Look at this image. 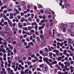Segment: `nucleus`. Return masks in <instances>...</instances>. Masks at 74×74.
<instances>
[{"label":"nucleus","mask_w":74,"mask_h":74,"mask_svg":"<svg viewBox=\"0 0 74 74\" xmlns=\"http://www.w3.org/2000/svg\"><path fill=\"white\" fill-rule=\"evenodd\" d=\"M18 27L21 29L22 27H23V25L21 24L20 23H19L18 24Z\"/></svg>","instance_id":"obj_9"},{"label":"nucleus","mask_w":74,"mask_h":74,"mask_svg":"<svg viewBox=\"0 0 74 74\" xmlns=\"http://www.w3.org/2000/svg\"><path fill=\"white\" fill-rule=\"evenodd\" d=\"M28 21H30V22H32V18H28Z\"/></svg>","instance_id":"obj_49"},{"label":"nucleus","mask_w":74,"mask_h":74,"mask_svg":"<svg viewBox=\"0 0 74 74\" xmlns=\"http://www.w3.org/2000/svg\"><path fill=\"white\" fill-rule=\"evenodd\" d=\"M23 29L24 30H25V31H27V27H24L23 28Z\"/></svg>","instance_id":"obj_31"},{"label":"nucleus","mask_w":74,"mask_h":74,"mask_svg":"<svg viewBox=\"0 0 74 74\" xmlns=\"http://www.w3.org/2000/svg\"><path fill=\"white\" fill-rule=\"evenodd\" d=\"M57 36L58 37H60L61 35L59 33L57 34Z\"/></svg>","instance_id":"obj_60"},{"label":"nucleus","mask_w":74,"mask_h":74,"mask_svg":"<svg viewBox=\"0 0 74 74\" xmlns=\"http://www.w3.org/2000/svg\"><path fill=\"white\" fill-rule=\"evenodd\" d=\"M60 28L62 29H63V32H66V28H67V25H66L62 24L60 25Z\"/></svg>","instance_id":"obj_1"},{"label":"nucleus","mask_w":74,"mask_h":74,"mask_svg":"<svg viewBox=\"0 0 74 74\" xmlns=\"http://www.w3.org/2000/svg\"><path fill=\"white\" fill-rule=\"evenodd\" d=\"M1 60V64H3L4 63V61H3V59H2Z\"/></svg>","instance_id":"obj_45"},{"label":"nucleus","mask_w":74,"mask_h":74,"mask_svg":"<svg viewBox=\"0 0 74 74\" xmlns=\"http://www.w3.org/2000/svg\"><path fill=\"white\" fill-rule=\"evenodd\" d=\"M44 66H45V64H42L39 65V67H44Z\"/></svg>","instance_id":"obj_26"},{"label":"nucleus","mask_w":74,"mask_h":74,"mask_svg":"<svg viewBox=\"0 0 74 74\" xmlns=\"http://www.w3.org/2000/svg\"><path fill=\"white\" fill-rule=\"evenodd\" d=\"M46 26L47 27H49L50 26L49 23H47L46 24Z\"/></svg>","instance_id":"obj_38"},{"label":"nucleus","mask_w":74,"mask_h":74,"mask_svg":"<svg viewBox=\"0 0 74 74\" xmlns=\"http://www.w3.org/2000/svg\"><path fill=\"white\" fill-rule=\"evenodd\" d=\"M7 21H8L9 24L10 23H12V22L11 21H10V20L8 19Z\"/></svg>","instance_id":"obj_35"},{"label":"nucleus","mask_w":74,"mask_h":74,"mask_svg":"<svg viewBox=\"0 0 74 74\" xmlns=\"http://www.w3.org/2000/svg\"><path fill=\"white\" fill-rule=\"evenodd\" d=\"M69 41L68 42V43L70 44H72L74 43V41L73 40L71 39H69Z\"/></svg>","instance_id":"obj_5"},{"label":"nucleus","mask_w":74,"mask_h":74,"mask_svg":"<svg viewBox=\"0 0 74 74\" xmlns=\"http://www.w3.org/2000/svg\"><path fill=\"white\" fill-rule=\"evenodd\" d=\"M3 41H4V42L3 43V45H7V43L5 41V40H3Z\"/></svg>","instance_id":"obj_32"},{"label":"nucleus","mask_w":74,"mask_h":74,"mask_svg":"<svg viewBox=\"0 0 74 74\" xmlns=\"http://www.w3.org/2000/svg\"><path fill=\"white\" fill-rule=\"evenodd\" d=\"M67 50H65L64 51V52H63V55H66L67 54Z\"/></svg>","instance_id":"obj_15"},{"label":"nucleus","mask_w":74,"mask_h":74,"mask_svg":"<svg viewBox=\"0 0 74 74\" xmlns=\"http://www.w3.org/2000/svg\"><path fill=\"white\" fill-rule=\"evenodd\" d=\"M38 7L39 8H42V5H39L38 6Z\"/></svg>","instance_id":"obj_46"},{"label":"nucleus","mask_w":74,"mask_h":74,"mask_svg":"<svg viewBox=\"0 0 74 74\" xmlns=\"http://www.w3.org/2000/svg\"><path fill=\"white\" fill-rule=\"evenodd\" d=\"M5 72H4V71H1V73H0V74H4Z\"/></svg>","instance_id":"obj_59"},{"label":"nucleus","mask_w":74,"mask_h":74,"mask_svg":"<svg viewBox=\"0 0 74 74\" xmlns=\"http://www.w3.org/2000/svg\"><path fill=\"white\" fill-rule=\"evenodd\" d=\"M64 45V43L63 42H61V44L60 43V47H62V45Z\"/></svg>","instance_id":"obj_42"},{"label":"nucleus","mask_w":74,"mask_h":74,"mask_svg":"<svg viewBox=\"0 0 74 74\" xmlns=\"http://www.w3.org/2000/svg\"><path fill=\"white\" fill-rule=\"evenodd\" d=\"M24 18H21V22H23V21H24Z\"/></svg>","instance_id":"obj_57"},{"label":"nucleus","mask_w":74,"mask_h":74,"mask_svg":"<svg viewBox=\"0 0 74 74\" xmlns=\"http://www.w3.org/2000/svg\"><path fill=\"white\" fill-rule=\"evenodd\" d=\"M16 25V23H12V26L13 27H14V26H15V25Z\"/></svg>","instance_id":"obj_51"},{"label":"nucleus","mask_w":74,"mask_h":74,"mask_svg":"<svg viewBox=\"0 0 74 74\" xmlns=\"http://www.w3.org/2000/svg\"><path fill=\"white\" fill-rule=\"evenodd\" d=\"M61 68L63 69L64 67V64L62 63L61 65Z\"/></svg>","instance_id":"obj_33"},{"label":"nucleus","mask_w":74,"mask_h":74,"mask_svg":"<svg viewBox=\"0 0 74 74\" xmlns=\"http://www.w3.org/2000/svg\"><path fill=\"white\" fill-rule=\"evenodd\" d=\"M45 50L46 52H48V51H49L48 49L47 48H45Z\"/></svg>","instance_id":"obj_52"},{"label":"nucleus","mask_w":74,"mask_h":74,"mask_svg":"<svg viewBox=\"0 0 74 74\" xmlns=\"http://www.w3.org/2000/svg\"><path fill=\"white\" fill-rule=\"evenodd\" d=\"M6 27L5 29V30L8 32V31H9L10 30V27H9V25H6Z\"/></svg>","instance_id":"obj_6"},{"label":"nucleus","mask_w":74,"mask_h":74,"mask_svg":"<svg viewBox=\"0 0 74 74\" xmlns=\"http://www.w3.org/2000/svg\"><path fill=\"white\" fill-rule=\"evenodd\" d=\"M64 5H65V7L66 8H67L68 6H69V7H70V5H69V3H67V2H65Z\"/></svg>","instance_id":"obj_7"},{"label":"nucleus","mask_w":74,"mask_h":74,"mask_svg":"<svg viewBox=\"0 0 74 74\" xmlns=\"http://www.w3.org/2000/svg\"><path fill=\"white\" fill-rule=\"evenodd\" d=\"M32 47H30L29 48V49H28V53L29 54V55H30V53H29V52H30V51H32Z\"/></svg>","instance_id":"obj_28"},{"label":"nucleus","mask_w":74,"mask_h":74,"mask_svg":"<svg viewBox=\"0 0 74 74\" xmlns=\"http://www.w3.org/2000/svg\"><path fill=\"white\" fill-rule=\"evenodd\" d=\"M31 25L32 26H34V25H38V24H37V23L36 22H34V23H31Z\"/></svg>","instance_id":"obj_16"},{"label":"nucleus","mask_w":74,"mask_h":74,"mask_svg":"<svg viewBox=\"0 0 74 74\" xmlns=\"http://www.w3.org/2000/svg\"><path fill=\"white\" fill-rule=\"evenodd\" d=\"M7 10H4L3 11L4 14H7Z\"/></svg>","instance_id":"obj_50"},{"label":"nucleus","mask_w":74,"mask_h":74,"mask_svg":"<svg viewBox=\"0 0 74 74\" xmlns=\"http://www.w3.org/2000/svg\"><path fill=\"white\" fill-rule=\"evenodd\" d=\"M49 64V66H50L51 69H53V66H52V64L50 63V62L49 64Z\"/></svg>","instance_id":"obj_14"},{"label":"nucleus","mask_w":74,"mask_h":74,"mask_svg":"<svg viewBox=\"0 0 74 74\" xmlns=\"http://www.w3.org/2000/svg\"><path fill=\"white\" fill-rule=\"evenodd\" d=\"M70 63L71 64H73L74 63V61H71L70 62Z\"/></svg>","instance_id":"obj_61"},{"label":"nucleus","mask_w":74,"mask_h":74,"mask_svg":"<svg viewBox=\"0 0 74 74\" xmlns=\"http://www.w3.org/2000/svg\"><path fill=\"white\" fill-rule=\"evenodd\" d=\"M45 24L44 23H43L42 25V29H44V27H45Z\"/></svg>","instance_id":"obj_48"},{"label":"nucleus","mask_w":74,"mask_h":74,"mask_svg":"<svg viewBox=\"0 0 74 74\" xmlns=\"http://www.w3.org/2000/svg\"><path fill=\"white\" fill-rule=\"evenodd\" d=\"M12 30L13 31H17L18 30V29L17 28H13L12 29Z\"/></svg>","instance_id":"obj_40"},{"label":"nucleus","mask_w":74,"mask_h":74,"mask_svg":"<svg viewBox=\"0 0 74 74\" xmlns=\"http://www.w3.org/2000/svg\"><path fill=\"white\" fill-rule=\"evenodd\" d=\"M56 68L57 70H60L61 71L62 70V68L60 67L59 65H56Z\"/></svg>","instance_id":"obj_4"},{"label":"nucleus","mask_w":74,"mask_h":74,"mask_svg":"<svg viewBox=\"0 0 74 74\" xmlns=\"http://www.w3.org/2000/svg\"><path fill=\"white\" fill-rule=\"evenodd\" d=\"M62 59V58H61V57H59L57 59V60L58 61H60V60H61Z\"/></svg>","instance_id":"obj_27"},{"label":"nucleus","mask_w":74,"mask_h":74,"mask_svg":"<svg viewBox=\"0 0 74 74\" xmlns=\"http://www.w3.org/2000/svg\"><path fill=\"white\" fill-rule=\"evenodd\" d=\"M34 28L33 27H28V30H32V28Z\"/></svg>","instance_id":"obj_23"},{"label":"nucleus","mask_w":74,"mask_h":74,"mask_svg":"<svg viewBox=\"0 0 74 74\" xmlns=\"http://www.w3.org/2000/svg\"><path fill=\"white\" fill-rule=\"evenodd\" d=\"M36 39H37V42H39L40 41V39L39 38V37H36Z\"/></svg>","instance_id":"obj_25"},{"label":"nucleus","mask_w":74,"mask_h":74,"mask_svg":"<svg viewBox=\"0 0 74 74\" xmlns=\"http://www.w3.org/2000/svg\"><path fill=\"white\" fill-rule=\"evenodd\" d=\"M23 26H26V25H27V24H26V23H23Z\"/></svg>","instance_id":"obj_54"},{"label":"nucleus","mask_w":74,"mask_h":74,"mask_svg":"<svg viewBox=\"0 0 74 74\" xmlns=\"http://www.w3.org/2000/svg\"><path fill=\"white\" fill-rule=\"evenodd\" d=\"M29 69H27L25 70L24 72V73H25V74H27V73L29 71Z\"/></svg>","instance_id":"obj_24"},{"label":"nucleus","mask_w":74,"mask_h":74,"mask_svg":"<svg viewBox=\"0 0 74 74\" xmlns=\"http://www.w3.org/2000/svg\"><path fill=\"white\" fill-rule=\"evenodd\" d=\"M40 12L42 13V14H43L44 13V10H41L40 11Z\"/></svg>","instance_id":"obj_58"},{"label":"nucleus","mask_w":74,"mask_h":74,"mask_svg":"<svg viewBox=\"0 0 74 74\" xmlns=\"http://www.w3.org/2000/svg\"><path fill=\"white\" fill-rule=\"evenodd\" d=\"M66 65L68 67H70V62H68Z\"/></svg>","instance_id":"obj_29"},{"label":"nucleus","mask_w":74,"mask_h":74,"mask_svg":"<svg viewBox=\"0 0 74 74\" xmlns=\"http://www.w3.org/2000/svg\"><path fill=\"white\" fill-rule=\"evenodd\" d=\"M14 59L16 60H19V57H14Z\"/></svg>","instance_id":"obj_22"},{"label":"nucleus","mask_w":74,"mask_h":74,"mask_svg":"<svg viewBox=\"0 0 74 74\" xmlns=\"http://www.w3.org/2000/svg\"><path fill=\"white\" fill-rule=\"evenodd\" d=\"M69 47H70V50H71L73 48V46L71 45H70Z\"/></svg>","instance_id":"obj_37"},{"label":"nucleus","mask_w":74,"mask_h":74,"mask_svg":"<svg viewBox=\"0 0 74 74\" xmlns=\"http://www.w3.org/2000/svg\"><path fill=\"white\" fill-rule=\"evenodd\" d=\"M20 15H21V16H23L24 15H25V14H24V13H23V12H21Z\"/></svg>","instance_id":"obj_44"},{"label":"nucleus","mask_w":74,"mask_h":74,"mask_svg":"<svg viewBox=\"0 0 74 74\" xmlns=\"http://www.w3.org/2000/svg\"><path fill=\"white\" fill-rule=\"evenodd\" d=\"M7 64H8V63L7 61H5V68H7Z\"/></svg>","instance_id":"obj_18"},{"label":"nucleus","mask_w":74,"mask_h":74,"mask_svg":"<svg viewBox=\"0 0 74 74\" xmlns=\"http://www.w3.org/2000/svg\"><path fill=\"white\" fill-rule=\"evenodd\" d=\"M23 45L24 46H27V42H24L23 43Z\"/></svg>","instance_id":"obj_36"},{"label":"nucleus","mask_w":74,"mask_h":74,"mask_svg":"<svg viewBox=\"0 0 74 74\" xmlns=\"http://www.w3.org/2000/svg\"><path fill=\"white\" fill-rule=\"evenodd\" d=\"M42 69L43 70L45 71H47V70H48V68L45 66H43L42 67Z\"/></svg>","instance_id":"obj_12"},{"label":"nucleus","mask_w":74,"mask_h":74,"mask_svg":"<svg viewBox=\"0 0 74 74\" xmlns=\"http://www.w3.org/2000/svg\"><path fill=\"white\" fill-rule=\"evenodd\" d=\"M30 32L31 33L32 32V33H34V30L33 29Z\"/></svg>","instance_id":"obj_53"},{"label":"nucleus","mask_w":74,"mask_h":74,"mask_svg":"<svg viewBox=\"0 0 74 74\" xmlns=\"http://www.w3.org/2000/svg\"><path fill=\"white\" fill-rule=\"evenodd\" d=\"M71 37H74V32H71Z\"/></svg>","instance_id":"obj_30"},{"label":"nucleus","mask_w":74,"mask_h":74,"mask_svg":"<svg viewBox=\"0 0 74 74\" xmlns=\"http://www.w3.org/2000/svg\"><path fill=\"white\" fill-rule=\"evenodd\" d=\"M13 39L11 38H9L7 39V41L8 43H11V42H13Z\"/></svg>","instance_id":"obj_2"},{"label":"nucleus","mask_w":74,"mask_h":74,"mask_svg":"<svg viewBox=\"0 0 74 74\" xmlns=\"http://www.w3.org/2000/svg\"><path fill=\"white\" fill-rule=\"evenodd\" d=\"M0 16H1V18H3V13H1L0 14Z\"/></svg>","instance_id":"obj_43"},{"label":"nucleus","mask_w":74,"mask_h":74,"mask_svg":"<svg viewBox=\"0 0 74 74\" xmlns=\"http://www.w3.org/2000/svg\"><path fill=\"white\" fill-rule=\"evenodd\" d=\"M3 5V3L1 2V1L0 0V6H2Z\"/></svg>","instance_id":"obj_47"},{"label":"nucleus","mask_w":74,"mask_h":74,"mask_svg":"<svg viewBox=\"0 0 74 74\" xmlns=\"http://www.w3.org/2000/svg\"><path fill=\"white\" fill-rule=\"evenodd\" d=\"M4 24L5 25H6V26H7V25H8V23L7 22H4Z\"/></svg>","instance_id":"obj_34"},{"label":"nucleus","mask_w":74,"mask_h":74,"mask_svg":"<svg viewBox=\"0 0 74 74\" xmlns=\"http://www.w3.org/2000/svg\"><path fill=\"white\" fill-rule=\"evenodd\" d=\"M52 54H53L52 53H50L49 54V55L50 56H51L52 55Z\"/></svg>","instance_id":"obj_62"},{"label":"nucleus","mask_w":74,"mask_h":74,"mask_svg":"<svg viewBox=\"0 0 74 74\" xmlns=\"http://www.w3.org/2000/svg\"><path fill=\"white\" fill-rule=\"evenodd\" d=\"M0 34L2 37L4 36V32H3V31H1V34Z\"/></svg>","instance_id":"obj_17"},{"label":"nucleus","mask_w":74,"mask_h":74,"mask_svg":"<svg viewBox=\"0 0 74 74\" xmlns=\"http://www.w3.org/2000/svg\"><path fill=\"white\" fill-rule=\"evenodd\" d=\"M51 64H57V61L55 60L53 61L52 62Z\"/></svg>","instance_id":"obj_20"},{"label":"nucleus","mask_w":74,"mask_h":74,"mask_svg":"<svg viewBox=\"0 0 74 74\" xmlns=\"http://www.w3.org/2000/svg\"><path fill=\"white\" fill-rule=\"evenodd\" d=\"M42 55L44 56V57H45V56H47L48 55V53H43L42 54Z\"/></svg>","instance_id":"obj_13"},{"label":"nucleus","mask_w":74,"mask_h":74,"mask_svg":"<svg viewBox=\"0 0 74 74\" xmlns=\"http://www.w3.org/2000/svg\"><path fill=\"white\" fill-rule=\"evenodd\" d=\"M8 11H12V9H10V8H9L8 9Z\"/></svg>","instance_id":"obj_63"},{"label":"nucleus","mask_w":74,"mask_h":74,"mask_svg":"<svg viewBox=\"0 0 74 74\" xmlns=\"http://www.w3.org/2000/svg\"><path fill=\"white\" fill-rule=\"evenodd\" d=\"M12 32L11 31H9L8 32L7 35L8 36H12Z\"/></svg>","instance_id":"obj_10"},{"label":"nucleus","mask_w":74,"mask_h":74,"mask_svg":"<svg viewBox=\"0 0 74 74\" xmlns=\"http://www.w3.org/2000/svg\"><path fill=\"white\" fill-rule=\"evenodd\" d=\"M45 45H46V41H44L42 43L41 45V47H43L45 46Z\"/></svg>","instance_id":"obj_8"},{"label":"nucleus","mask_w":74,"mask_h":74,"mask_svg":"<svg viewBox=\"0 0 74 74\" xmlns=\"http://www.w3.org/2000/svg\"><path fill=\"white\" fill-rule=\"evenodd\" d=\"M14 10H15L16 12V13L17 14H19L20 13V12H19V11H18V10L15 9V8H14Z\"/></svg>","instance_id":"obj_21"},{"label":"nucleus","mask_w":74,"mask_h":74,"mask_svg":"<svg viewBox=\"0 0 74 74\" xmlns=\"http://www.w3.org/2000/svg\"><path fill=\"white\" fill-rule=\"evenodd\" d=\"M10 16H13L14 15V14L12 13H10Z\"/></svg>","instance_id":"obj_64"},{"label":"nucleus","mask_w":74,"mask_h":74,"mask_svg":"<svg viewBox=\"0 0 74 74\" xmlns=\"http://www.w3.org/2000/svg\"><path fill=\"white\" fill-rule=\"evenodd\" d=\"M70 56H73V53L72 52H71V53H70Z\"/></svg>","instance_id":"obj_56"},{"label":"nucleus","mask_w":74,"mask_h":74,"mask_svg":"<svg viewBox=\"0 0 74 74\" xmlns=\"http://www.w3.org/2000/svg\"><path fill=\"white\" fill-rule=\"evenodd\" d=\"M37 70L38 71H42V70L41 69L37 68Z\"/></svg>","instance_id":"obj_39"},{"label":"nucleus","mask_w":74,"mask_h":74,"mask_svg":"<svg viewBox=\"0 0 74 74\" xmlns=\"http://www.w3.org/2000/svg\"><path fill=\"white\" fill-rule=\"evenodd\" d=\"M3 17L4 18L5 20H6V21H7V20H8V18H7V16L5 15H4L3 16Z\"/></svg>","instance_id":"obj_19"},{"label":"nucleus","mask_w":74,"mask_h":74,"mask_svg":"<svg viewBox=\"0 0 74 74\" xmlns=\"http://www.w3.org/2000/svg\"><path fill=\"white\" fill-rule=\"evenodd\" d=\"M13 52H14V53H16V50L15 48H14Z\"/></svg>","instance_id":"obj_41"},{"label":"nucleus","mask_w":74,"mask_h":74,"mask_svg":"<svg viewBox=\"0 0 74 74\" xmlns=\"http://www.w3.org/2000/svg\"><path fill=\"white\" fill-rule=\"evenodd\" d=\"M43 60L44 62H46V63L47 64H49L50 62H48V58H43Z\"/></svg>","instance_id":"obj_3"},{"label":"nucleus","mask_w":74,"mask_h":74,"mask_svg":"<svg viewBox=\"0 0 74 74\" xmlns=\"http://www.w3.org/2000/svg\"><path fill=\"white\" fill-rule=\"evenodd\" d=\"M48 37V36L47 35V34H45L44 35L43 38H44V40L46 39V38Z\"/></svg>","instance_id":"obj_11"},{"label":"nucleus","mask_w":74,"mask_h":74,"mask_svg":"<svg viewBox=\"0 0 74 74\" xmlns=\"http://www.w3.org/2000/svg\"><path fill=\"white\" fill-rule=\"evenodd\" d=\"M3 71L5 72V68H3L1 69Z\"/></svg>","instance_id":"obj_55"}]
</instances>
